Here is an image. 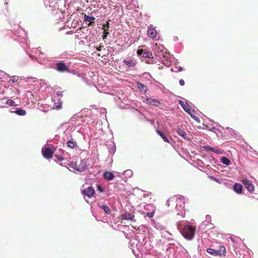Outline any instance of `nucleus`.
<instances>
[{
	"label": "nucleus",
	"instance_id": "f257e3e1",
	"mask_svg": "<svg viewBox=\"0 0 258 258\" xmlns=\"http://www.w3.org/2000/svg\"><path fill=\"white\" fill-rule=\"evenodd\" d=\"M68 169L73 172L76 171L82 172L86 168L87 165L86 162H69L67 163Z\"/></svg>",
	"mask_w": 258,
	"mask_h": 258
},
{
	"label": "nucleus",
	"instance_id": "f03ea898",
	"mask_svg": "<svg viewBox=\"0 0 258 258\" xmlns=\"http://www.w3.org/2000/svg\"><path fill=\"white\" fill-rule=\"evenodd\" d=\"M195 232L196 228L194 227L186 225L183 229L182 235L186 239L190 240L194 237Z\"/></svg>",
	"mask_w": 258,
	"mask_h": 258
},
{
	"label": "nucleus",
	"instance_id": "7ed1b4c3",
	"mask_svg": "<svg viewBox=\"0 0 258 258\" xmlns=\"http://www.w3.org/2000/svg\"><path fill=\"white\" fill-rule=\"evenodd\" d=\"M207 251L213 255H225L226 253V249L224 246H221L220 247L219 249L215 250L212 248H208Z\"/></svg>",
	"mask_w": 258,
	"mask_h": 258
},
{
	"label": "nucleus",
	"instance_id": "20e7f679",
	"mask_svg": "<svg viewBox=\"0 0 258 258\" xmlns=\"http://www.w3.org/2000/svg\"><path fill=\"white\" fill-rule=\"evenodd\" d=\"M53 147L49 148L46 146L42 149V154L43 156L46 159H50L52 157L54 151L53 149Z\"/></svg>",
	"mask_w": 258,
	"mask_h": 258
},
{
	"label": "nucleus",
	"instance_id": "39448f33",
	"mask_svg": "<svg viewBox=\"0 0 258 258\" xmlns=\"http://www.w3.org/2000/svg\"><path fill=\"white\" fill-rule=\"evenodd\" d=\"M179 104L181 105V106H182V107L183 108V109H184V110L188 113V114L189 115H190V116L191 117V118H192L193 119H194L195 120H197L198 118V117H197L196 116L194 115L192 112L193 111H191L190 110V106L188 104H185L183 101H179Z\"/></svg>",
	"mask_w": 258,
	"mask_h": 258
},
{
	"label": "nucleus",
	"instance_id": "423d86ee",
	"mask_svg": "<svg viewBox=\"0 0 258 258\" xmlns=\"http://www.w3.org/2000/svg\"><path fill=\"white\" fill-rule=\"evenodd\" d=\"M56 70L59 72H69V68L65 63L60 61L56 64Z\"/></svg>",
	"mask_w": 258,
	"mask_h": 258
},
{
	"label": "nucleus",
	"instance_id": "0eeeda50",
	"mask_svg": "<svg viewBox=\"0 0 258 258\" xmlns=\"http://www.w3.org/2000/svg\"><path fill=\"white\" fill-rule=\"evenodd\" d=\"M157 32L154 27H153L152 25H150L148 28L147 35L148 36L154 39L157 36Z\"/></svg>",
	"mask_w": 258,
	"mask_h": 258
},
{
	"label": "nucleus",
	"instance_id": "6e6552de",
	"mask_svg": "<svg viewBox=\"0 0 258 258\" xmlns=\"http://www.w3.org/2000/svg\"><path fill=\"white\" fill-rule=\"evenodd\" d=\"M242 183L244 185L246 188L250 192L254 191V187L251 182L247 178H244L242 180Z\"/></svg>",
	"mask_w": 258,
	"mask_h": 258
},
{
	"label": "nucleus",
	"instance_id": "1a4fd4ad",
	"mask_svg": "<svg viewBox=\"0 0 258 258\" xmlns=\"http://www.w3.org/2000/svg\"><path fill=\"white\" fill-rule=\"evenodd\" d=\"M144 102L148 105H153L156 107L159 106L161 104L160 102L158 100L149 97L146 98Z\"/></svg>",
	"mask_w": 258,
	"mask_h": 258
},
{
	"label": "nucleus",
	"instance_id": "9d476101",
	"mask_svg": "<svg viewBox=\"0 0 258 258\" xmlns=\"http://www.w3.org/2000/svg\"><path fill=\"white\" fill-rule=\"evenodd\" d=\"M137 54L138 55H142L143 57L145 58H153V54L151 52L145 51L143 49H138L137 50Z\"/></svg>",
	"mask_w": 258,
	"mask_h": 258
},
{
	"label": "nucleus",
	"instance_id": "9b49d317",
	"mask_svg": "<svg viewBox=\"0 0 258 258\" xmlns=\"http://www.w3.org/2000/svg\"><path fill=\"white\" fill-rule=\"evenodd\" d=\"M83 193L85 196L88 197L89 198H91L94 196L95 194V190L93 187L92 186H89L88 188L85 189Z\"/></svg>",
	"mask_w": 258,
	"mask_h": 258
},
{
	"label": "nucleus",
	"instance_id": "f8f14e48",
	"mask_svg": "<svg viewBox=\"0 0 258 258\" xmlns=\"http://www.w3.org/2000/svg\"><path fill=\"white\" fill-rule=\"evenodd\" d=\"M177 133L180 136L182 137L184 139H187L188 140H189L190 139L187 137L186 132L185 131L181 128L178 127L176 130Z\"/></svg>",
	"mask_w": 258,
	"mask_h": 258
},
{
	"label": "nucleus",
	"instance_id": "ddd939ff",
	"mask_svg": "<svg viewBox=\"0 0 258 258\" xmlns=\"http://www.w3.org/2000/svg\"><path fill=\"white\" fill-rule=\"evenodd\" d=\"M233 189L237 194H241L243 187L241 184L236 183L233 186Z\"/></svg>",
	"mask_w": 258,
	"mask_h": 258
},
{
	"label": "nucleus",
	"instance_id": "4468645a",
	"mask_svg": "<svg viewBox=\"0 0 258 258\" xmlns=\"http://www.w3.org/2000/svg\"><path fill=\"white\" fill-rule=\"evenodd\" d=\"M121 218L124 220H131L132 221H135L134 220V218L135 217L134 215H133L131 213H125L121 215Z\"/></svg>",
	"mask_w": 258,
	"mask_h": 258
},
{
	"label": "nucleus",
	"instance_id": "2eb2a0df",
	"mask_svg": "<svg viewBox=\"0 0 258 258\" xmlns=\"http://www.w3.org/2000/svg\"><path fill=\"white\" fill-rule=\"evenodd\" d=\"M103 176L105 179L108 180H112L114 176L113 174L110 172L106 171L103 174Z\"/></svg>",
	"mask_w": 258,
	"mask_h": 258
},
{
	"label": "nucleus",
	"instance_id": "dca6fc26",
	"mask_svg": "<svg viewBox=\"0 0 258 258\" xmlns=\"http://www.w3.org/2000/svg\"><path fill=\"white\" fill-rule=\"evenodd\" d=\"M95 18L94 17H90L89 16H87L86 14H85L84 15V21L86 22H89V24H88V26H91L92 23H94V20Z\"/></svg>",
	"mask_w": 258,
	"mask_h": 258
},
{
	"label": "nucleus",
	"instance_id": "f3484780",
	"mask_svg": "<svg viewBox=\"0 0 258 258\" xmlns=\"http://www.w3.org/2000/svg\"><path fill=\"white\" fill-rule=\"evenodd\" d=\"M123 62L124 64L127 66L128 67H134L136 63L135 61L132 59L130 60H123Z\"/></svg>",
	"mask_w": 258,
	"mask_h": 258
},
{
	"label": "nucleus",
	"instance_id": "a211bd4d",
	"mask_svg": "<svg viewBox=\"0 0 258 258\" xmlns=\"http://www.w3.org/2000/svg\"><path fill=\"white\" fill-rule=\"evenodd\" d=\"M156 132L162 138V139L164 140V142L168 143H170L167 137H166L164 134L161 131L157 130Z\"/></svg>",
	"mask_w": 258,
	"mask_h": 258
},
{
	"label": "nucleus",
	"instance_id": "6ab92c4d",
	"mask_svg": "<svg viewBox=\"0 0 258 258\" xmlns=\"http://www.w3.org/2000/svg\"><path fill=\"white\" fill-rule=\"evenodd\" d=\"M15 112L17 114L21 116H24L26 114V111L21 108H17L15 111Z\"/></svg>",
	"mask_w": 258,
	"mask_h": 258
},
{
	"label": "nucleus",
	"instance_id": "aec40b11",
	"mask_svg": "<svg viewBox=\"0 0 258 258\" xmlns=\"http://www.w3.org/2000/svg\"><path fill=\"white\" fill-rule=\"evenodd\" d=\"M137 86H138V88L140 90L143 91V90H146V86L142 83L137 82Z\"/></svg>",
	"mask_w": 258,
	"mask_h": 258
},
{
	"label": "nucleus",
	"instance_id": "412c9836",
	"mask_svg": "<svg viewBox=\"0 0 258 258\" xmlns=\"http://www.w3.org/2000/svg\"><path fill=\"white\" fill-rule=\"evenodd\" d=\"M76 145L77 143L72 140H70L67 143L68 146L71 148H74L76 146Z\"/></svg>",
	"mask_w": 258,
	"mask_h": 258
},
{
	"label": "nucleus",
	"instance_id": "4be33fe9",
	"mask_svg": "<svg viewBox=\"0 0 258 258\" xmlns=\"http://www.w3.org/2000/svg\"><path fill=\"white\" fill-rule=\"evenodd\" d=\"M6 103L10 106H17V104H16L15 102L12 99H8Z\"/></svg>",
	"mask_w": 258,
	"mask_h": 258
},
{
	"label": "nucleus",
	"instance_id": "5701e85b",
	"mask_svg": "<svg viewBox=\"0 0 258 258\" xmlns=\"http://www.w3.org/2000/svg\"><path fill=\"white\" fill-rule=\"evenodd\" d=\"M101 208L104 210V212L107 214H110L111 213V211L109 207L105 205H102Z\"/></svg>",
	"mask_w": 258,
	"mask_h": 258
},
{
	"label": "nucleus",
	"instance_id": "b1692460",
	"mask_svg": "<svg viewBox=\"0 0 258 258\" xmlns=\"http://www.w3.org/2000/svg\"><path fill=\"white\" fill-rule=\"evenodd\" d=\"M205 148L206 149V150L207 151H212V152L215 151V148H212V147H210L209 146H205Z\"/></svg>",
	"mask_w": 258,
	"mask_h": 258
},
{
	"label": "nucleus",
	"instance_id": "393cba45",
	"mask_svg": "<svg viewBox=\"0 0 258 258\" xmlns=\"http://www.w3.org/2000/svg\"><path fill=\"white\" fill-rule=\"evenodd\" d=\"M109 28V23L108 21H107L106 24L103 25V29L105 30V29H108Z\"/></svg>",
	"mask_w": 258,
	"mask_h": 258
},
{
	"label": "nucleus",
	"instance_id": "a878e982",
	"mask_svg": "<svg viewBox=\"0 0 258 258\" xmlns=\"http://www.w3.org/2000/svg\"><path fill=\"white\" fill-rule=\"evenodd\" d=\"M213 152L217 153V154H220L222 153V151L217 148H215V151Z\"/></svg>",
	"mask_w": 258,
	"mask_h": 258
},
{
	"label": "nucleus",
	"instance_id": "bb28decb",
	"mask_svg": "<svg viewBox=\"0 0 258 258\" xmlns=\"http://www.w3.org/2000/svg\"><path fill=\"white\" fill-rule=\"evenodd\" d=\"M220 161H230V160L225 157H222L220 159Z\"/></svg>",
	"mask_w": 258,
	"mask_h": 258
},
{
	"label": "nucleus",
	"instance_id": "cd10ccee",
	"mask_svg": "<svg viewBox=\"0 0 258 258\" xmlns=\"http://www.w3.org/2000/svg\"><path fill=\"white\" fill-rule=\"evenodd\" d=\"M54 156H55V157L57 158V159L58 160H63V158L62 157V156H60V155H57V154H55L54 155Z\"/></svg>",
	"mask_w": 258,
	"mask_h": 258
},
{
	"label": "nucleus",
	"instance_id": "c85d7f7f",
	"mask_svg": "<svg viewBox=\"0 0 258 258\" xmlns=\"http://www.w3.org/2000/svg\"><path fill=\"white\" fill-rule=\"evenodd\" d=\"M97 189L100 192H103V188L102 187V186L98 184L97 186Z\"/></svg>",
	"mask_w": 258,
	"mask_h": 258
},
{
	"label": "nucleus",
	"instance_id": "c756f323",
	"mask_svg": "<svg viewBox=\"0 0 258 258\" xmlns=\"http://www.w3.org/2000/svg\"><path fill=\"white\" fill-rule=\"evenodd\" d=\"M179 84L181 86H184V81L183 79H181L179 80Z\"/></svg>",
	"mask_w": 258,
	"mask_h": 258
},
{
	"label": "nucleus",
	"instance_id": "7c9ffc66",
	"mask_svg": "<svg viewBox=\"0 0 258 258\" xmlns=\"http://www.w3.org/2000/svg\"><path fill=\"white\" fill-rule=\"evenodd\" d=\"M147 215L149 217H152L154 216V213L153 212L148 213Z\"/></svg>",
	"mask_w": 258,
	"mask_h": 258
},
{
	"label": "nucleus",
	"instance_id": "2f4dec72",
	"mask_svg": "<svg viewBox=\"0 0 258 258\" xmlns=\"http://www.w3.org/2000/svg\"><path fill=\"white\" fill-rule=\"evenodd\" d=\"M103 34H104V35H108L109 34L108 29H105V30H104V33H103Z\"/></svg>",
	"mask_w": 258,
	"mask_h": 258
},
{
	"label": "nucleus",
	"instance_id": "473e14b6",
	"mask_svg": "<svg viewBox=\"0 0 258 258\" xmlns=\"http://www.w3.org/2000/svg\"><path fill=\"white\" fill-rule=\"evenodd\" d=\"M212 132H214V133H216V131H218V130L216 129L215 127H212L211 130H210Z\"/></svg>",
	"mask_w": 258,
	"mask_h": 258
},
{
	"label": "nucleus",
	"instance_id": "72a5a7b5",
	"mask_svg": "<svg viewBox=\"0 0 258 258\" xmlns=\"http://www.w3.org/2000/svg\"><path fill=\"white\" fill-rule=\"evenodd\" d=\"M210 177L211 179H213V180H214L219 182V179H216V178H214L213 176H210Z\"/></svg>",
	"mask_w": 258,
	"mask_h": 258
},
{
	"label": "nucleus",
	"instance_id": "f704fd0d",
	"mask_svg": "<svg viewBox=\"0 0 258 258\" xmlns=\"http://www.w3.org/2000/svg\"><path fill=\"white\" fill-rule=\"evenodd\" d=\"M103 46H100L96 48V49L98 50V51H101V49H102V48L103 47Z\"/></svg>",
	"mask_w": 258,
	"mask_h": 258
},
{
	"label": "nucleus",
	"instance_id": "c9c22d12",
	"mask_svg": "<svg viewBox=\"0 0 258 258\" xmlns=\"http://www.w3.org/2000/svg\"><path fill=\"white\" fill-rule=\"evenodd\" d=\"M11 80L13 82H17V79H16V78L14 77V78H13Z\"/></svg>",
	"mask_w": 258,
	"mask_h": 258
},
{
	"label": "nucleus",
	"instance_id": "e433bc0d",
	"mask_svg": "<svg viewBox=\"0 0 258 258\" xmlns=\"http://www.w3.org/2000/svg\"><path fill=\"white\" fill-rule=\"evenodd\" d=\"M227 129L228 130H229V132H233V133L234 132V131H233L232 129H231V128H229V127H227Z\"/></svg>",
	"mask_w": 258,
	"mask_h": 258
},
{
	"label": "nucleus",
	"instance_id": "4c0bfd02",
	"mask_svg": "<svg viewBox=\"0 0 258 258\" xmlns=\"http://www.w3.org/2000/svg\"><path fill=\"white\" fill-rule=\"evenodd\" d=\"M107 37V35L104 34L103 36V39L104 40V39H106Z\"/></svg>",
	"mask_w": 258,
	"mask_h": 258
},
{
	"label": "nucleus",
	"instance_id": "58836bf2",
	"mask_svg": "<svg viewBox=\"0 0 258 258\" xmlns=\"http://www.w3.org/2000/svg\"><path fill=\"white\" fill-rule=\"evenodd\" d=\"M223 163L227 165H229L230 163V162H223Z\"/></svg>",
	"mask_w": 258,
	"mask_h": 258
},
{
	"label": "nucleus",
	"instance_id": "ea45409f",
	"mask_svg": "<svg viewBox=\"0 0 258 258\" xmlns=\"http://www.w3.org/2000/svg\"><path fill=\"white\" fill-rule=\"evenodd\" d=\"M178 70L179 71H181L182 70V68H179Z\"/></svg>",
	"mask_w": 258,
	"mask_h": 258
}]
</instances>
